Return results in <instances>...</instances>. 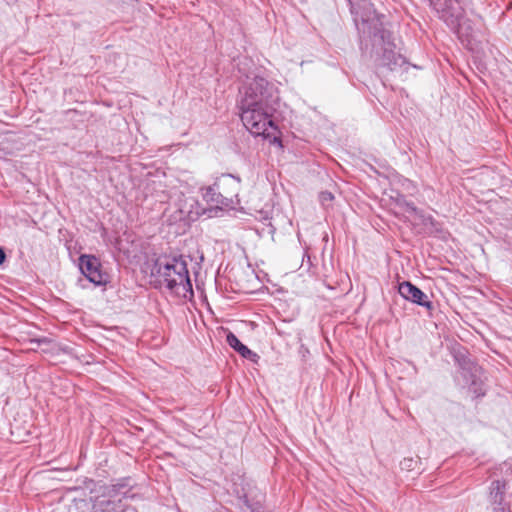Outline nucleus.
Here are the masks:
<instances>
[{"label": "nucleus", "instance_id": "f257e3e1", "mask_svg": "<svg viewBox=\"0 0 512 512\" xmlns=\"http://www.w3.org/2000/svg\"><path fill=\"white\" fill-rule=\"evenodd\" d=\"M277 100V89L263 77H254L244 87V96L239 102L240 116L251 134L268 138L270 130H276L272 111Z\"/></svg>", "mask_w": 512, "mask_h": 512}, {"label": "nucleus", "instance_id": "f03ea898", "mask_svg": "<svg viewBox=\"0 0 512 512\" xmlns=\"http://www.w3.org/2000/svg\"><path fill=\"white\" fill-rule=\"evenodd\" d=\"M382 18L383 16H375L363 19L362 32L367 34L370 40V57L379 74L390 72L402 78L411 65L399 52H396L392 33L385 27Z\"/></svg>", "mask_w": 512, "mask_h": 512}, {"label": "nucleus", "instance_id": "7ed1b4c3", "mask_svg": "<svg viewBox=\"0 0 512 512\" xmlns=\"http://www.w3.org/2000/svg\"><path fill=\"white\" fill-rule=\"evenodd\" d=\"M151 275L159 287H164L176 295L192 293L187 261L182 257H159L153 264Z\"/></svg>", "mask_w": 512, "mask_h": 512}, {"label": "nucleus", "instance_id": "20e7f679", "mask_svg": "<svg viewBox=\"0 0 512 512\" xmlns=\"http://www.w3.org/2000/svg\"><path fill=\"white\" fill-rule=\"evenodd\" d=\"M432 8L446 25L459 37H470L474 31L475 21L466 17L468 0H429Z\"/></svg>", "mask_w": 512, "mask_h": 512}, {"label": "nucleus", "instance_id": "39448f33", "mask_svg": "<svg viewBox=\"0 0 512 512\" xmlns=\"http://www.w3.org/2000/svg\"><path fill=\"white\" fill-rule=\"evenodd\" d=\"M240 182V178L232 174H222L215 179L214 183L224 199L225 208H234L240 203L238 198Z\"/></svg>", "mask_w": 512, "mask_h": 512}, {"label": "nucleus", "instance_id": "423d86ee", "mask_svg": "<svg viewBox=\"0 0 512 512\" xmlns=\"http://www.w3.org/2000/svg\"><path fill=\"white\" fill-rule=\"evenodd\" d=\"M79 269L81 273L97 286L106 285L109 276L102 270L100 260L94 255L83 254L79 257Z\"/></svg>", "mask_w": 512, "mask_h": 512}, {"label": "nucleus", "instance_id": "0eeeda50", "mask_svg": "<svg viewBox=\"0 0 512 512\" xmlns=\"http://www.w3.org/2000/svg\"><path fill=\"white\" fill-rule=\"evenodd\" d=\"M398 292L404 299L408 301L423 306L427 309L432 308V302L428 300V296L421 289L409 281L400 283Z\"/></svg>", "mask_w": 512, "mask_h": 512}, {"label": "nucleus", "instance_id": "6e6552de", "mask_svg": "<svg viewBox=\"0 0 512 512\" xmlns=\"http://www.w3.org/2000/svg\"><path fill=\"white\" fill-rule=\"evenodd\" d=\"M505 484L499 480L493 481L490 487V502L494 512H509L504 504Z\"/></svg>", "mask_w": 512, "mask_h": 512}, {"label": "nucleus", "instance_id": "1a4fd4ad", "mask_svg": "<svg viewBox=\"0 0 512 512\" xmlns=\"http://www.w3.org/2000/svg\"><path fill=\"white\" fill-rule=\"evenodd\" d=\"M226 342L229 344L231 348L237 351L243 358H246L251 361H256L258 355L250 350L246 345H244L235 334L229 332L226 336Z\"/></svg>", "mask_w": 512, "mask_h": 512}, {"label": "nucleus", "instance_id": "9d476101", "mask_svg": "<svg viewBox=\"0 0 512 512\" xmlns=\"http://www.w3.org/2000/svg\"><path fill=\"white\" fill-rule=\"evenodd\" d=\"M201 192H202L203 199L207 203L214 205L215 207H218L221 209L225 208L224 207V199L220 196V192H219L218 188H216L215 183H213L210 186L201 188Z\"/></svg>", "mask_w": 512, "mask_h": 512}, {"label": "nucleus", "instance_id": "9b49d317", "mask_svg": "<svg viewBox=\"0 0 512 512\" xmlns=\"http://www.w3.org/2000/svg\"><path fill=\"white\" fill-rule=\"evenodd\" d=\"M459 365L462 370V375L466 380L467 384H470L473 387H476L478 384V367L474 365L471 361L463 359L462 361L458 359Z\"/></svg>", "mask_w": 512, "mask_h": 512}, {"label": "nucleus", "instance_id": "f8f14e48", "mask_svg": "<svg viewBox=\"0 0 512 512\" xmlns=\"http://www.w3.org/2000/svg\"><path fill=\"white\" fill-rule=\"evenodd\" d=\"M94 512H118L115 502L104 500L94 505Z\"/></svg>", "mask_w": 512, "mask_h": 512}, {"label": "nucleus", "instance_id": "ddd939ff", "mask_svg": "<svg viewBox=\"0 0 512 512\" xmlns=\"http://www.w3.org/2000/svg\"><path fill=\"white\" fill-rule=\"evenodd\" d=\"M319 199L323 205H325L328 202H331L334 199V196L331 192L323 191L319 195Z\"/></svg>", "mask_w": 512, "mask_h": 512}, {"label": "nucleus", "instance_id": "4468645a", "mask_svg": "<svg viewBox=\"0 0 512 512\" xmlns=\"http://www.w3.org/2000/svg\"><path fill=\"white\" fill-rule=\"evenodd\" d=\"M417 462L412 458H405L401 461L400 465L402 469L412 470Z\"/></svg>", "mask_w": 512, "mask_h": 512}, {"label": "nucleus", "instance_id": "2eb2a0df", "mask_svg": "<svg viewBox=\"0 0 512 512\" xmlns=\"http://www.w3.org/2000/svg\"><path fill=\"white\" fill-rule=\"evenodd\" d=\"M405 205H406V210L408 212L414 213V214L417 213L418 210H417L416 206L413 203L406 202Z\"/></svg>", "mask_w": 512, "mask_h": 512}, {"label": "nucleus", "instance_id": "dca6fc26", "mask_svg": "<svg viewBox=\"0 0 512 512\" xmlns=\"http://www.w3.org/2000/svg\"><path fill=\"white\" fill-rule=\"evenodd\" d=\"M5 259H6L5 251L2 247H0V265H2L4 263Z\"/></svg>", "mask_w": 512, "mask_h": 512}, {"label": "nucleus", "instance_id": "f3484780", "mask_svg": "<svg viewBox=\"0 0 512 512\" xmlns=\"http://www.w3.org/2000/svg\"><path fill=\"white\" fill-rule=\"evenodd\" d=\"M474 392H475V393H478V395H481V394H482L481 392H478V389H477L476 387H475V389H474Z\"/></svg>", "mask_w": 512, "mask_h": 512}]
</instances>
